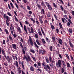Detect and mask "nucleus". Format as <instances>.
Listing matches in <instances>:
<instances>
[{
  "label": "nucleus",
  "mask_w": 74,
  "mask_h": 74,
  "mask_svg": "<svg viewBox=\"0 0 74 74\" xmlns=\"http://www.w3.org/2000/svg\"><path fill=\"white\" fill-rule=\"evenodd\" d=\"M34 45L35 47H36L38 49V48L39 47H38V45H37V44H36V43L35 42H34Z\"/></svg>",
  "instance_id": "nucleus-23"
},
{
  "label": "nucleus",
  "mask_w": 74,
  "mask_h": 74,
  "mask_svg": "<svg viewBox=\"0 0 74 74\" xmlns=\"http://www.w3.org/2000/svg\"><path fill=\"white\" fill-rule=\"evenodd\" d=\"M67 67H70V64L69 63H67Z\"/></svg>",
  "instance_id": "nucleus-47"
},
{
  "label": "nucleus",
  "mask_w": 74,
  "mask_h": 74,
  "mask_svg": "<svg viewBox=\"0 0 74 74\" xmlns=\"http://www.w3.org/2000/svg\"><path fill=\"white\" fill-rule=\"evenodd\" d=\"M14 18H15V20L17 22H18V19H17L15 16H14Z\"/></svg>",
  "instance_id": "nucleus-57"
},
{
  "label": "nucleus",
  "mask_w": 74,
  "mask_h": 74,
  "mask_svg": "<svg viewBox=\"0 0 74 74\" xmlns=\"http://www.w3.org/2000/svg\"><path fill=\"white\" fill-rule=\"evenodd\" d=\"M3 55H4V56L5 57L6 59L7 60L8 63H11V58H10L8 56H6L5 54Z\"/></svg>",
  "instance_id": "nucleus-5"
},
{
  "label": "nucleus",
  "mask_w": 74,
  "mask_h": 74,
  "mask_svg": "<svg viewBox=\"0 0 74 74\" xmlns=\"http://www.w3.org/2000/svg\"><path fill=\"white\" fill-rule=\"evenodd\" d=\"M64 21H65V22H67V21L65 18H62V22H63V23H64Z\"/></svg>",
  "instance_id": "nucleus-21"
},
{
  "label": "nucleus",
  "mask_w": 74,
  "mask_h": 74,
  "mask_svg": "<svg viewBox=\"0 0 74 74\" xmlns=\"http://www.w3.org/2000/svg\"><path fill=\"white\" fill-rule=\"evenodd\" d=\"M71 14L73 16H74V11L72 10L71 11Z\"/></svg>",
  "instance_id": "nucleus-55"
},
{
  "label": "nucleus",
  "mask_w": 74,
  "mask_h": 74,
  "mask_svg": "<svg viewBox=\"0 0 74 74\" xmlns=\"http://www.w3.org/2000/svg\"><path fill=\"white\" fill-rule=\"evenodd\" d=\"M49 60L50 62H52V58L51 56L49 57Z\"/></svg>",
  "instance_id": "nucleus-38"
},
{
  "label": "nucleus",
  "mask_w": 74,
  "mask_h": 74,
  "mask_svg": "<svg viewBox=\"0 0 74 74\" xmlns=\"http://www.w3.org/2000/svg\"><path fill=\"white\" fill-rule=\"evenodd\" d=\"M9 38L10 41H12L13 40L12 37L10 35H9Z\"/></svg>",
  "instance_id": "nucleus-17"
},
{
  "label": "nucleus",
  "mask_w": 74,
  "mask_h": 74,
  "mask_svg": "<svg viewBox=\"0 0 74 74\" xmlns=\"http://www.w3.org/2000/svg\"><path fill=\"white\" fill-rule=\"evenodd\" d=\"M69 33H72V32H73V30H72V29H70V28H69Z\"/></svg>",
  "instance_id": "nucleus-32"
},
{
  "label": "nucleus",
  "mask_w": 74,
  "mask_h": 74,
  "mask_svg": "<svg viewBox=\"0 0 74 74\" xmlns=\"http://www.w3.org/2000/svg\"><path fill=\"white\" fill-rule=\"evenodd\" d=\"M46 39L47 40V41L48 42V44H50V40H49L48 39V38L46 37Z\"/></svg>",
  "instance_id": "nucleus-20"
},
{
  "label": "nucleus",
  "mask_w": 74,
  "mask_h": 74,
  "mask_svg": "<svg viewBox=\"0 0 74 74\" xmlns=\"http://www.w3.org/2000/svg\"><path fill=\"white\" fill-rule=\"evenodd\" d=\"M27 56H24L23 57V59L24 60H25V59H26V62H29V61H32V59H31V58H30V56L29 55H28L27 56Z\"/></svg>",
  "instance_id": "nucleus-1"
},
{
  "label": "nucleus",
  "mask_w": 74,
  "mask_h": 74,
  "mask_svg": "<svg viewBox=\"0 0 74 74\" xmlns=\"http://www.w3.org/2000/svg\"><path fill=\"white\" fill-rule=\"evenodd\" d=\"M17 29L19 32V33H21V28H20V27H18L17 28Z\"/></svg>",
  "instance_id": "nucleus-19"
},
{
  "label": "nucleus",
  "mask_w": 74,
  "mask_h": 74,
  "mask_svg": "<svg viewBox=\"0 0 74 74\" xmlns=\"http://www.w3.org/2000/svg\"><path fill=\"white\" fill-rule=\"evenodd\" d=\"M37 67H38V66H41V62H37Z\"/></svg>",
  "instance_id": "nucleus-24"
},
{
  "label": "nucleus",
  "mask_w": 74,
  "mask_h": 74,
  "mask_svg": "<svg viewBox=\"0 0 74 74\" xmlns=\"http://www.w3.org/2000/svg\"><path fill=\"white\" fill-rule=\"evenodd\" d=\"M41 4L42 5L45 6V3H44L43 1H42V2H41Z\"/></svg>",
  "instance_id": "nucleus-40"
},
{
  "label": "nucleus",
  "mask_w": 74,
  "mask_h": 74,
  "mask_svg": "<svg viewBox=\"0 0 74 74\" xmlns=\"http://www.w3.org/2000/svg\"><path fill=\"white\" fill-rule=\"evenodd\" d=\"M69 43L71 47V48H73L74 47V45H73V44H72V43H71V42L70 41H69Z\"/></svg>",
  "instance_id": "nucleus-11"
},
{
  "label": "nucleus",
  "mask_w": 74,
  "mask_h": 74,
  "mask_svg": "<svg viewBox=\"0 0 74 74\" xmlns=\"http://www.w3.org/2000/svg\"><path fill=\"white\" fill-rule=\"evenodd\" d=\"M30 19L32 20V21H33L34 24V23H35V22H36V21H35V20L33 19V18H30Z\"/></svg>",
  "instance_id": "nucleus-34"
},
{
  "label": "nucleus",
  "mask_w": 74,
  "mask_h": 74,
  "mask_svg": "<svg viewBox=\"0 0 74 74\" xmlns=\"http://www.w3.org/2000/svg\"><path fill=\"white\" fill-rule=\"evenodd\" d=\"M30 51L31 52H32V53H35V51L31 49H30Z\"/></svg>",
  "instance_id": "nucleus-42"
},
{
  "label": "nucleus",
  "mask_w": 74,
  "mask_h": 74,
  "mask_svg": "<svg viewBox=\"0 0 74 74\" xmlns=\"http://www.w3.org/2000/svg\"><path fill=\"white\" fill-rule=\"evenodd\" d=\"M27 9L28 10H31V8H30V7L29 6H27Z\"/></svg>",
  "instance_id": "nucleus-60"
},
{
  "label": "nucleus",
  "mask_w": 74,
  "mask_h": 74,
  "mask_svg": "<svg viewBox=\"0 0 74 74\" xmlns=\"http://www.w3.org/2000/svg\"><path fill=\"white\" fill-rule=\"evenodd\" d=\"M52 16V14L50 13L49 12H48V14L47 15V16L48 17H50V16Z\"/></svg>",
  "instance_id": "nucleus-26"
},
{
  "label": "nucleus",
  "mask_w": 74,
  "mask_h": 74,
  "mask_svg": "<svg viewBox=\"0 0 74 74\" xmlns=\"http://www.w3.org/2000/svg\"><path fill=\"white\" fill-rule=\"evenodd\" d=\"M60 8L61 9V10L62 11H64V8L63 7V6H62V5H61L60 6Z\"/></svg>",
  "instance_id": "nucleus-44"
},
{
  "label": "nucleus",
  "mask_w": 74,
  "mask_h": 74,
  "mask_svg": "<svg viewBox=\"0 0 74 74\" xmlns=\"http://www.w3.org/2000/svg\"><path fill=\"white\" fill-rule=\"evenodd\" d=\"M27 41L28 42H29V41H30V44L32 46L33 45V43L32 41V39L31 37H30V36H29V39Z\"/></svg>",
  "instance_id": "nucleus-3"
},
{
  "label": "nucleus",
  "mask_w": 74,
  "mask_h": 74,
  "mask_svg": "<svg viewBox=\"0 0 74 74\" xmlns=\"http://www.w3.org/2000/svg\"><path fill=\"white\" fill-rule=\"evenodd\" d=\"M38 32V34L39 35H40V36H42V34H41V31H39Z\"/></svg>",
  "instance_id": "nucleus-56"
},
{
  "label": "nucleus",
  "mask_w": 74,
  "mask_h": 74,
  "mask_svg": "<svg viewBox=\"0 0 74 74\" xmlns=\"http://www.w3.org/2000/svg\"><path fill=\"white\" fill-rule=\"evenodd\" d=\"M2 53L3 55L5 54V52L3 50H2Z\"/></svg>",
  "instance_id": "nucleus-46"
},
{
  "label": "nucleus",
  "mask_w": 74,
  "mask_h": 74,
  "mask_svg": "<svg viewBox=\"0 0 74 74\" xmlns=\"http://www.w3.org/2000/svg\"><path fill=\"white\" fill-rule=\"evenodd\" d=\"M71 58V60H74V58L72 56H70Z\"/></svg>",
  "instance_id": "nucleus-59"
},
{
  "label": "nucleus",
  "mask_w": 74,
  "mask_h": 74,
  "mask_svg": "<svg viewBox=\"0 0 74 74\" xmlns=\"http://www.w3.org/2000/svg\"><path fill=\"white\" fill-rule=\"evenodd\" d=\"M36 43L38 45H40V43L39 42V41H38V40L37 39L36 40Z\"/></svg>",
  "instance_id": "nucleus-28"
},
{
  "label": "nucleus",
  "mask_w": 74,
  "mask_h": 74,
  "mask_svg": "<svg viewBox=\"0 0 74 74\" xmlns=\"http://www.w3.org/2000/svg\"><path fill=\"white\" fill-rule=\"evenodd\" d=\"M19 44L21 47V48L22 49H25V51H26V49H27L26 47H24L23 48V45H22V43H21V42H20Z\"/></svg>",
  "instance_id": "nucleus-7"
},
{
  "label": "nucleus",
  "mask_w": 74,
  "mask_h": 74,
  "mask_svg": "<svg viewBox=\"0 0 74 74\" xmlns=\"http://www.w3.org/2000/svg\"><path fill=\"white\" fill-rule=\"evenodd\" d=\"M14 66H16L17 67V68H18V61H16V63H14Z\"/></svg>",
  "instance_id": "nucleus-15"
},
{
  "label": "nucleus",
  "mask_w": 74,
  "mask_h": 74,
  "mask_svg": "<svg viewBox=\"0 0 74 74\" xmlns=\"http://www.w3.org/2000/svg\"><path fill=\"white\" fill-rule=\"evenodd\" d=\"M62 62L63 66H64V67H65L66 66V65H65V62H64V61H62Z\"/></svg>",
  "instance_id": "nucleus-30"
},
{
  "label": "nucleus",
  "mask_w": 74,
  "mask_h": 74,
  "mask_svg": "<svg viewBox=\"0 0 74 74\" xmlns=\"http://www.w3.org/2000/svg\"><path fill=\"white\" fill-rule=\"evenodd\" d=\"M41 12L42 13H43V14H45V10H44V8L42 9Z\"/></svg>",
  "instance_id": "nucleus-33"
},
{
  "label": "nucleus",
  "mask_w": 74,
  "mask_h": 74,
  "mask_svg": "<svg viewBox=\"0 0 74 74\" xmlns=\"http://www.w3.org/2000/svg\"><path fill=\"white\" fill-rule=\"evenodd\" d=\"M12 47L14 49H17V48H16V44H12Z\"/></svg>",
  "instance_id": "nucleus-8"
},
{
  "label": "nucleus",
  "mask_w": 74,
  "mask_h": 74,
  "mask_svg": "<svg viewBox=\"0 0 74 74\" xmlns=\"http://www.w3.org/2000/svg\"><path fill=\"white\" fill-rule=\"evenodd\" d=\"M27 29L29 31V33L31 34L32 32H31V31H30V28H29V27H27Z\"/></svg>",
  "instance_id": "nucleus-41"
},
{
  "label": "nucleus",
  "mask_w": 74,
  "mask_h": 74,
  "mask_svg": "<svg viewBox=\"0 0 74 74\" xmlns=\"http://www.w3.org/2000/svg\"><path fill=\"white\" fill-rule=\"evenodd\" d=\"M39 53L40 54L44 55V54H45V51L43 50H40L39 51Z\"/></svg>",
  "instance_id": "nucleus-9"
},
{
  "label": "nucleus",
  "mask_w": 74,
  "mask_h": 74,
  "mask_svg": "<svg viewBox=\"0 0 74 74\" xmlns=\"http://www.w3.org/2000/svg\"><path fill=\"white\" fill-rule=\"evenodd\" d=\"M38 71H40V72H41V71H42V70H41V69H40L39 68H38Z\"/></svg>",
  "instance_id": "nucleus-64"
},
{
  "label": "nucleus",
  "mask_w": 74,
  "mask_h": 74,
  "mask_svg": "<svg viewBox=\"0 0 74 74\" xmlns=\"http://www.w3.org/2000/svg\"><path fill=\"white\" fill-rule=\"evenodd\" d=\"M68 21L70 24H72L73 23V22H71V20L69 18L68 19Z\"/></svg>",
  "instance_id": "nucleus-43"
},
{
  "label": "nucleus",
  "mask_w": 74,
  "mask_h": 74,
  "mask_svg": "<svg viewBox=\"0 0 74 74\" xmlns=\"http://www.w3.org/2000/svg\"><path fill=\"white\" fill-rule=\"evenodd\" d=\"M5 31L6 33V34H9V32H8V30L7 29H5Z\"/></svg>",
  "instance_id": "nucleus-35"
},
{
  "label": "nucleus",
  "mask_w": 74,
  "mask_h": 74,
  "mask_svg": "<svg viewBox=\"0 0 74 74\" xmlns=\"http://www.w3.org/2000/svg\"><path fill=\"white\" fill-rule=\"evenodd\" d=\"M46 60L47 63H49V59H48V58L46 59Z\"/></svg>",
  "instance_id": "nucleus-52"
},
{
  "label": "nucleus",
  "mask_w": 74,
  "mask_h": 74,
  "mask_svg": "<svg viewBox=\"0 0 74 74\" xmlns=\"http://www.w3.org/2000/svg\"><path fill=\"white\" fill-rule=\"evenodd\" d=\"M31 33H34V29L33 28V27H31Z\"/></svg>",
  "instance_id": "nucleus-18"
},
{
  "label": "nucleus",
  "mask_w": 74,
  "mask_h": 74,
  "mask_svg": "<svg viewBox=\"0 0 74 74\" xmlns=\"http://www.w3.org/2000/svg\"><path fill=\"white\" fill-rule=\"evenodd\" d=\"M23 27L24 31L27 34V29H26V26L25 25H24Z\"/></svg>",
  "instance_id": "nucleus-10"
},
{
  "label": "nucleus",
  "mask_w": 74,
  "mask_h": 74,
  "mask_svg": "<svg viewBox=\"0 0 74 74\" xmlns=\"http://www.w3.org/2000/svg\"><path fill=\"white\" fill-rule=\"evenodd\" d=\"M59 25L60 27V29H62V27H63V26H62V24H61V23H59Z\"/></svg>",
  "instance_id": "nucleus-36"
},
{
  "label": "nucleus",
  "mask_w": 74,
  "mask_h": 74,
  "mask_svg": "<svg viewBox=\"0 0 74 74\" xmlns=\"http://www.w3.org/2000/svg\"><path fill=\"white\" fill-rule=\"evenodd\" d=\"M25 23L26 25H29V22L27 21H25Z\"/></svg>",
  "instance_id": "nucleus-53"
},
{
  "label": "nucleus",
  "mask_w": 74,
  "mask_h": 74,
  "mask_svg": "<svg viewBox=\"0 0 74 74\" xmlns=\"http://www.w3.org/2000/svg\"><path fill=\"white\" fill-rule=\"evenodd\" d=\"M6 22L7 25V26H9V23L8 22V21H7V20H6Z\"/></svg>",
  "instance_id": "nucleus-48"
},
{
  "label": "nucleus",
  "mask_w": 74,
  "mask_h": 74,
  "mask_svg": "<svg viewBox=\"0 0 74 74\" xmlns=\"http://www.w3.org/2000/svg\"><path fill=\"white\" fill-rule=\"evenodd\" d=\"M62 65V62L61 60H59L58 61V62L56 63V66L57 67H61V65Z\"/></svg>",
  "instance_id": "nucleus-4"
},
{
  "label": "nucleus",
  "mask_w": 74,
  "mask_h": 74,
  "mask_svg": "<svg viewBox=\"0 0 74 74\" xmlns=\"http://www.w3.org/2000/svg\"><path fill=\"white\" fill-rule=\"evenodd\" d=\"M21 8H22L23 10H25V7L23 6L22 5H21Z\"/></svg>",
  "instance_id": "nucleus-50"
},
{
  "label": "nucleus",
  "mask_w": 74,
  "mask_h": 74,
  "mask_svg": "<svg viewBox=\"0 0 74 74\" xmlns=\"http://www.w3.org/2000/svg\"><path fill=\"white\" fill-rule=\"evenodd\" d=\"M52 40L53 41V42H54V41H55V40H56V39H55V36L52 37Z\"/></svg>",
  "instance_id": "nucleus-27"
},
{
  "label": "nucleus",
  "mask_w": 74,
  "mask_h": 74,
  "mask_svg": "<svg viewBox=\"0 0 74 74\" xmlns=\"http://www.w3.org/2000/svg\"><path fill=\"white\" fill-rule=\"evenodd\" d=\"M10 4L12 8H14V5H13V4H12V3H10Z\"/></svg>",
  "instance_id": "nucleus-39"
},
{
  "label": "nucleus",
  "mask_w": 74,
  "mask_h": 74,
  "mask_svg": "<svg viewBox=\"0 0 74 74\" xmlns=\"http://www.w3.org/2000/svg\"><path fill=\"white\" fill-rule=\"evenodd\" d=\"M7 14H8V15H9V16H12V15L11 14V13H10L8 12V13H7Z\"/></svg>",
  "instance_id": "nucleus-61"
},
{
  "label": "nucleus",
  "mask_w": 74,
  "mask_h": 74,
  "mask_svg": "<svg viewBox=\"0 0 74 74\" xmlns=\"http://www.w3.org/2000/svg\"><path fill=\"white\" fill-rule=\"evenodd\" d=\"M21 66L23 69H25V66H24V65L23 64V61H22L21 62Z\"/></svg>",
  "instance_id": "nucleus-29"
},
{
  "label": "nucleus",
  "mask_w": 74,
  "mask_h": 74,
  "mask_svg": "<svg viewBox=\"0 0 74 74\" xmlns=\"http://www.w3.org/2000/svg\"><path fill=\"white\" fill-rule=\"evenodd\" d=\"M68 7H71V4L69 3L67 4Z\"/></svg>",
  "instance_id": "nucleus-63"
},
{
  "label": "nucleus",
  "mask_w": 74,
  "mask_h": 74,
  "mask_svg": "<svg viewBox=\"0 0 74 74\" xmlns=\"http://www.w3.org/2000/svg\"><path fill=\"white\" fill-rule=\"evenodd\" d=\"M37 5H36V6H37L38 7V8L39 9H41V5L38 4V3H37Z\"/></svg>",
  "instance_id": "nucleus-22"
},
{
  "label": "nucleus",
  "mask_w": 74,
  "mask_h": 74,
  "mask_svg": "<svg viewBox=\"0 0 74 74\" xmlns=\"http://www.w3.org/2000/svg\"><path fill=\"white\" fill-rule=\"evenodd\" d=\"M56 31L57 33L59 34V29L57 28L56 29Z\"/></svg>",
  "instance_id": "nucleus-54"
},
{
  "label": "nucleus",
  "mask_w": 74,
  "mask_h": 74,
  "mask_svg": "<svg viewBox=\"0 0 74 74\" xmlns=\"http://www.w3.org/2000/svg\"><path fill=\"white\" fill-rule=\"evenodd\" d=\"M54 16L55 18H56V20H57V21H58V17H57V16L56 15V14H54Z\"/></svg>",
  "instance_id": "nucleus-49"
},
{
  "label": "nucleus",
  "mask_w": 74,
  "mask_h": 74,
  "mask_svg": "<svg viewBox=\"0 0 74 74\" xmlns=\"http://www.w3.org/2000/svg\"><path fill=\"white\" fill-rule=\"evenodd\" d=\"M42 42H43V43L44 44H45V43H46V42H45V41L44 40V39H42Z\"/></svg>",
  "instance_id": "nucleus-51"
},
{
  "label": "nucleus",
  "mask_w": 74,
  "mask_h": 74,
  "mask_svg": "<svg viewBox=\"0 0 74 74\" xmlns=\"http://www.w3.org/2000/svg\"><path fill=\"white\" fill-rule=\"evenodd\" d=\"M15 5H16L17 8L18 9V8H19V7H18V4H17L16 3H15Z\"/></svg>",
  "instance_id": "nucleus-62"
},
{
  "label": "nucleus",
  "mask_w": 74,
  "mask_h": 74,
  "mask_svg": "<svg viewBox=\"0 0 74 74\" xmlns=\"http://www.w3.org/2000/svg\"><path fill=\"white\" fill-rule=\"evenodd\" d=\"M47 7H48V9H49V10H51V11H52V7H51V6L50 5H48Z\"/></svg>",
  "instance_id": "nucleus-14"
},
{
  "label": "nucleus",
  "mask_w": 74,
  "mask_h": 74,
  "mask_svg": "<svg viewBox=\"0 0 74 74\" xmlns=\"http://www.w3.org/2000/svg\"><path fill=\"white\" fill-rule=\"evenodd\" d=\"M43 67L44 69H45V70L47 71H48V69L49 70H51V67H50L48 65H45Z\"/></svg>",
  "instance_id": "nucleus-2"
},
{
  "label": "nucleus",
  "mask_w": 74,
  "mask_h": 74,
  "mask_svg": "<svg viewBox=\"0 0 74 74\" xmlns=\"http://www.w3.org/2000/svg\"><path fill=\"white\" fill-rule=\"evenodd\" d=\"M64 72V69L63 68H62L61 69V73H63Z\"/></svg>",
  "instance_id": "nucleus-37"
},
{
  "label": "nucleus",
  "mask_w": 74,
  "mask_h": 74,
  "mask_svg": "<svg viewBox=\"0 0 74 74\" xmlns=\"http://www.w3.org/2000/svg\"><path fill=\"white\" fill-rule=\"evenodd\" d=\"M39 21H41L42 20V16H40L39 17Z\"/></svg>",
  "instance_id": "nucleus-31"
},
{
  "label": "nucleus",
  "mask_w": 74,
  "mask_h": 74,
  "mask_svg": "<svg viewBox=\"0 0 74 74\" xmlns=\"http://www.w3.org/2000/svg\"><path fill=\"white\" fill-rule=\"evenodd\" d=\"M53 6L55 8H58V7H57V5H56L55 3L53 2Z\"/></svg>",
  "instance_id": "nucleus-25"
},
{
  "label": "nucleus",
  "mask_w": 74,
  "mask_h": 74,
  "mask_svg": "<svg viewBox=\"0 0 74 74\" xmlns=\"http://www.w3.org/2000/svg\"><path fill=\"white\" fill-rule=\"evenodd\" d=\"M50 26L52 30H54L55 27L52 24V23H50Z\"/></svg>",
  "instance_id": "nucleus-12"
},
{
  "label": "nucleus",
  "mask_w": 74,
  "mask_h": 74,
  "mask_svg": "<svg viewBox=\"0 0 74 74\" xmlns=\"http://www.w3.org/2000/svg\"><path fill=\"white\" fill-rule=\"evenodd\" d=\"M59 44L62 45V44H63V41H62V40L61 39H60L59 40Z\"/></svg>",
  "instance_id": "nucleus-16"
},
{
  "label": "nucleus",
  "mask_w": 74,
  "mask_h": 74,
  "mask_svg": "<svg viewBox=\"0 0 74 74\" xmlns=\"http://www.w3.org/2000/svg\"><path fill=\"white\" fill-rule=\"evenodd\" d=\"M13 36L14 37H17V35L16 34H13Z\"/></svg>",
  "instance_id": "nucleus-58"
},
{
  "label": "nucleus",
  "mask_w": 74,
  "mask_h": 74,
  "mask_svg": "<svg viewBox=\"0 0 74 74\" xmlns=\"http://www.w3.org/2000/svg\"><path fill=\"white\" fill-rule=\"evenodd\" d=\"M52 49H53L52 46H51L49 47V49L50 51H52Z\"/></svg>",
  "instance_id": "nucleus-45"
},
{
  "label": "nucleus",
  "mask_w": 74,
  "mask_h": 74,
  "mask_svg": "<svg viewBox=\"0 0 74 74\" xmlns=\"http://www.w3.org/2000/svg\"><path fill=\"white\" fill-rule=\"evenodd\" d=\"M3 18L4 19H7V21H9V19H10V18L8 16H6V14H4L3 16Z\"/></svg>",
  "instance_id": "nucleus-6"
},
{
  "label": "nucleus",
  "mask_w": 74,
  "mask_h": 74,
  "mask_svg": "<svg viewBox=\"0 0 74 74\" xmlns=\"http://www.w3.org/2000/svg\"><path fill=\"white\" fill-rule=\"evenodd\" d=\"M30 71H34V69L33 67H32V66H30Z\"/></svg>",
  "instance_id": "nucleus-13"
}]
</instances>
